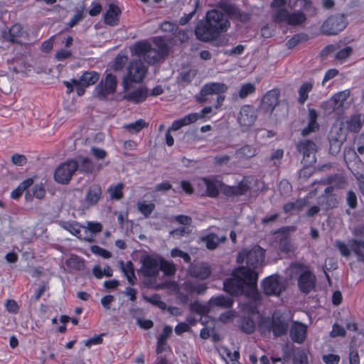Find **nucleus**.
Returning a JSON list of instances; mask_svg holds the SVG:
<instances>
[{"instance_id":"1","label":"nucleus","mask_w":364,"mask_h":364,"mask_svg":"<svg viewBox=\"0 0 364 364\" xmlns=\"http://www.w3.org/2000/svg\"><path fill=\"white\" fill-rule=\"evenodd\" d=\"M257 278L258 275L255 271L241 267L237 269L233 277L224 281L223 288L231 295H241L245 293V287H247L248 289L246 295L257 303L262 299L261 294L257 289Z\"/></svg>"},{"instance_id":"2","label":"nucleus","mask_w":364,"mask_h":364,"mask_svg":"<svg viewBox=\"0 0 364 364\" xmlns=\"http://www.w3.org/2000/svg\"><path fill=\"white\" fill-rule=\"evenodd\" d=\"M154 44V48L147 41H139L134 44L132 51L134 55L142 57L147 63L154 65L164 59L169 53L168 44L163 38L155 37Z\"/></svg>"},{"instance_id":"3","label":"nucleus","mask_w":364,"mask_h":364,"mask_svg":"<svg viewBox=\"0 0 364 364\" xmlns=\"http://www.w3.org/2000/svg\"><path fill=\"white\" fill-rule=\"evenodd\" d=\"M287 0H272L270 4L272 9H275L272 14V20L278 24H287L291 26H299L306 21V16L301 11L289 12L285 5Z\"/></svg>"},{"instance_id":"4","label":"nucleus","mask_w":364,"mask_h":364,"mask_svg":"<svg viewBox=\"0 0 364 364\" xmlns=\"http://www.w3.org/2000/svg\"><path fill=\"white\" fill-rule=\"evenodd\" d=\"M291 318L280 310H275L270 320L262 322L260 327L272 331L274 337H281L288 332Z\"/></svg>"},{"instance_id":"5","label":"nucleus","mask_w":364,"mask_h":364,"mask_svg":"<svg viewBox=\"0 0 364 364\" xmlns=\"http://www.w3.org/2000/svg\"><path fill=\"white\" fill-rule=\"evenodd\" d=\"M228 90V86L223 82L205 83L201 88L199 94L196 97L197 102L203 104L210 101V95H217L215 107L219 108L225 100L224 93Z\"/></svg>"},{"instance_id":"6","label":"nucleus","mask_w":364,"mask_h":364,"mask_svg":"<svg viewBox=\"0 0 364 364\" xmlns=\"http://www.w3.org/2000/svg\"><path fill=\"white\" fill-rule=\"evenodd\" d=\"M264 250L259 245H255L252 249H243L237 255L238 263H246V269L255 271L263 262Z\"/></svg>"},{"instance_id":"7","label":"nucleus","mask_w":364,"mask_h":364,"mask_svg":"<svg viewBox=\"0 0 364 364\" xmlns=\"http://www.w3.org/2000/svg\"><path fill=\"white\" fill-rule=\"evenodd\" d=\"M147 73V68L141 60L132 61L127 68V74L124 77L122 85L127 90L133 82L139 83L143 80Z\"/></svg>"},{"instance_id":"8","label":"nucleus","mask_w":364,"mask_h":364,"mask_svg":"<svg viewBox=\"0 0 364 364\" xmlns=\"http://www.w3.org/2000/svg\"><path fill=\"white\" fill-rule=\"evenodd\" d=\"M348 25L344 14H336L330 16L321 25V31L326 36H335L342 31Z\"/></svg>"},{"instance_id":"9","label":"nucleus","mask_w":364,"mask_h":364,"mask_svg":"<svg viewBox=\"0 0 364 364\" xmlns=\"http://www.w3.org/2000/svg\"><path fill=\"white\" fill-rule=\"evenodd\" d=\"M296 149L303 156L301 162L304 166H313L316 162L318 146L314 141L309 139L299 140L296 144Z\"/></svg>"},{"instance_id":"10","label":"nucleus","mask_w":364,"mask_h":364,"mask_svg":"<svg viewBox=\"0 0 364 364\" xmlns=\"http://www.w3.org/2000/svg\"><path fill=\"white\" fill-rule=\"evenodd\" d=\"M295 267L301 272L298 277V287L304 294H309L316 287V277L306 267L296 264Z\"/></svg>"},{"instance_id":"11","label":"nucleus","mask_w":364,"mask_h":364,"mask_svg":"<svg viewBox=\"0 0 364 364\" xmlns=\"http://www.w3.org/2000/svg\"><path fill=\"white\" fill-rule=\"evenodd\" d=\"M117 82L116 77L109 73L104 80H102L95 89V96L100 100H105L108 95H113L116 91Z\"/></svg>"},{"instance_id":"12","label":"nucleus","mask_w":364,"mask_h":364,"mask_svg":"<svg viewBox=\"0 0 364 364\" xmlns=\"http://www.w3.org/2000/svg\"><path fill=\"white\" fill-rule=\"evenodd\" d=\"M205 20L213 28L220 34L225 32L230 26L227 14L217 9H213L207 12Z\"/></svg>"},{"instance_id":"13","label":"nucleus","mask_w":364,"mask_h":364,"mask_svg":"<svg viewBox=\"0 0 364 364\" xmlns=\"http://www.w3.org/2000/svg\"><path fill=\"white\" fill-rule=\"evenodd\" d=\"M76 172V166L72 159L60 164L55 170L54 179L60 184H68L73 174Z\"/></svg>"},{"instance_id":"14","label":"nucleus","mask_w":364,"mask_h":364,"mask_svg":"<svg viewBox=\"0 0 364 364\" xmlns=\"http://www.w3.org/2000/svg\"><path fill=\"white\" fill-rule=\"evenodd\" d=\"M264 293L268 296H279L285 290V286L282 278L277 275L267 277L262 282Z\"/></svg>"},{"instance_id":"15","label":"nucleus","mask_w":364,"mask_h":364,"mask_svg":"<svg viewBox=\"0 0 364 364\" xmlns=\"http://www.w3.org/2000/svg\"><path fill=\"white\" fill-rule=\"evenodd\" d=\"M194 32L197 39L203 42L211 41L220 35L217 29L211 27L206 20L200 21L197 23Z\"/></svg>"},{"instance_id":"16","label":"nucleus","mask_w":364,"mask_h":364,"mask_svg":"<svg viewBox=\"0 0 364 364\" xmlns=\"http://www.w3.org/2000/svg\"><path fill=\"white\" fill-rule=\"evenodd\" d=\"M218 6L230 18H235L242 23H246L251 18L250 14L242 12L238 7L227 0H220Z\"/></svg>"},{"instance_id":"17","label":"nucleus","mask_w":364,"mask_h":364,"mask_svg":"<svg viewBox=\"0 0 364 364\" xmlns=\"http://www.w3.org/2000/svg\"><path fill=\"white\" fill-rule=\"evenodd\" d=\"M279 98V91H268L262 100L260 104L261 110H262L266 114H273L277 110V107L280 106Z\"/></svg>"},{"instance_id":"18","label":"nucleus","mask_w":364,"mask_h":364,"mask_svg":"<svg viewBox=\"0 0 364 364\" xmlns=\"http://www.w3.org/2000/svg\"><path fill=\"white\" fill-rule=\"evenodd\" d=\"M198 186L205 188V193L203 195L216 198L220 191L222 192V186H224V183L215 178H201L198 181Z\"/></svg>"},{"instance_id":"19","label":"nucleus","mask_w":364,"mask_h":364,"mask_svg":"<svg viewBox=\"0 0 364 364\" xmlns=\"http://www.w3.org/2000/svg\"><path fill=\"white\" fill-rule=\"evenodd\" d=\"M141 272L144 277H155L159 275L160 261L158 259L151 255H147L141 259Z\"/></svg>"},{"instance_id":"20","label":"nucleus","mask_w":364,"mask_h":364,"mask_svg":"<svg viewBox=\"0 0 364 364\" xmlns=\"http://www.w3.org/2000/svg\"><path fill=\"white\" fill-rule=\"evenodd\" d=\"M250 188V183L247 180H242L236 186H228L224 183V186H222V193L228 197L240 196L245 195Z\"/></svg>"},{"instance_id":"21","label":"nucleus","mask_w":364,"mask_h":364,"mask_svg":"<svg viewBox=\"0 0 364 364\" xmlns=\"http://www.w3.org/2000/svg\"><path fill=\"white\" fill-rule=\"evenodd\" d=\"M257 119L256 109L251 105L242 107L237 117L240 126L249 127L252 126Z\"/></svg>"},{"instance_id":"22","label":"nucleus","mask_w":364,"mask_h":364,"mask_svg":"<svg viewBox=\"0 0 364 364\" xmlns=\"http://www.w3.org/2000/svg\"><path fill=\"white\" fill-rule=\"evenodd\" d=\"M102 190L100 184L92 183L86 191L84 203L87 208L96 205L102 198Z\"/></svg>"},{"instance_id":"23","label":"nucleus","mask_w":364,"mask_h":364,"mask_svg":"<svg viewBox=\"0 0 364 364\" xmlns=\"http://www.w3.org/2000/svg\"><path fill=\"white\" fill-rule=\"evenodd\" d=\"M189 274L192 277L199 279H206L211 274L210 267L204 262H195L189 267Z\"/></svg>"},{"instance_id":"24","label":"nucleus","mask_w":364,"mask_h":364,"mask_svg":"<svg viewBox=\"0 0 364 364\" xmlns=\"http://www.w3.org/2000/svg\"><path fill=\"white\" fill-rule=\"evenodd\" d=\"M289 329L291 339L297 343H302L306 339V326L299 322H294Z\"/></svg>"},{"instance_id":"25","label":"nucleus","mask_w":364,"mask_h":364,"mask_svg":"<svg viewBox=\"0 0 364 364\" xmlns=\"http://www.w3.org/2000/svg\"><path fill=\"white\" fill-rule=\"evenodd\" d=\"M76 166V171L84 174H91L95 170V165L92 161L88 157L78 156L72 159Z\"/></svg>"},{"instance_id":"26","label":"nucleus","mask_w":364,"mask_h":364,"mask_svg":"<svg viewBox=\"0 0 364 364\" xmlns=\"http://www.w3.org/2000/svg\"><path fill=\"white\" fill-rule=\"evenodd\" d=\"M121 10L119 6L113 3L109 4V8L104 15V22L110 26H117L119 23V16Z\"/></svg>"},{"instance_id":"27","label":"nucleus","mask_w":364,"mask_h":364,"mask_svg":"<svg viewBox=\"0 0 364 364\" xmlns=\"http://www.w3.org/2000/svg\"><path fill=\"white\" fill-rule=\"evenodd\" d=\"M363 123L364 115L360 113L352 114L346 122L347 129L353 133H358L361 129Z\"/></svg>"},{"instance_id":"28","label":"nucleus","mask_w":364,"mask_h":364,"mask_svg":"<svg viewBox=\"0 0 364 364\" xmlns=\"http://www.w3.org/2000/svg\"><path fill=\"white\" fill-rule=\"evenodd\" d=\"M148 95V89L146 87H141L124 95L123 99L138 104L144 102L147 98Z\"/></svg>"},{"instance_id":"29","label":"nucleus","mask_w":364,"mask_h":364,"mask_svg":"<svg viewBox=\"0 0 364 364\" xmlns=\"http://www.w3.org/2000/svg\"><path fill=\"white\" fill-rule=\"evenodd\" d=\"M348 96L349 93L347 91L338 92L326 102V105L331 111H336L343 106V103Z\"/></svg>"},{"instance_id":"30","label":"nucleus","mask_w":364,"mask_h":364,"mask_svg":"<svg viewBox=\"0 0 364 364\" xmlns=\"http://www.w3.org/2000/svg\"><path fill=\"white\" fill-rule=\"evenodd\" d=\"M197 75V70L193 68H183L179 75L177 77V82L183 87L190 84Z\"/></svg>"},{"instance_id":"31","label":"nucleus","mask_w":364,"mask_h":364,"mask_svg":"<svg viewBox=\"0 0 364 364\" xmlns=\"http://www.w3.org/2000/svg\"><path fill=\"white\" fill-rule=\"evenodd\" d=\"M233 299L227 296L219 295L210 298L208 301V305L212 306H217L221 309H229L233 305Z\"/></svg>"},{"instance_id":"32","label":"nucleus","mask_w":364,"mask_h":364,"mask_svg":"<svg viewBox=\"0 0 364 364\" xmlns=\"http://www.w3.org/2000/svg\"><path fill=\"white\" fill-rule=\"evenodd\" d=\"M201 240L205 243V246L208 250H215L218 244L226 241V236H222L219 237L215 233H210L205 236L201 237Z\"/></svg>"},{"instance_id":"33","label":"nucleus","mask_w":364,"mask_h":364,"mask_svg":"<svg viewBox=\"0 0 364 364\" xmlns=\"http://www.w3.org/2000/svg\"><path fill=\"white\" fill-rule=\"evenodd\" d=\"M197 120L198 115H196L195 113H191L180 119L174 121L168 129L169 131H177L182 127L192 124Z\"/></svg>"},{"instance_id":"34","label":"nucleus","mask_w":364,"mask_h":364,"mask_svg":"<svg viewBox=\"0 0 364 364\" xmlns=\"http://www.w3.org/2000/svg\"><path fill=\"white\" fill-rule=\"evenodd\" d=\"M22 34V28L19 24H14L8 31H4L2 35L3 38L14 43H19L17 38L20 37Z\"/></svg>"},{"instance_id":"35","label":"nucleus","mask_w":364,"mask_h":364,"mask_svg":"<svg viewBox=\"0 0 364 364\" xmlns=\"http://www.w3.org/2000/svg\"><path fill=\"white\" fill-rule=\"evenodd\" d=\"M328 180V183H331L333 186L326 187L324 190L323 195L332 194L331 192L334 190V186L338 188H343L346 183L345 178L342 176L337 174L330 176Z\"/></svg>"},{"instance_id":"36","label":"nucleus","mask_w":364,"mask_h":364,"mask_svg":"<svg viewBox=\"0 0 364 364\" xmlns=\"http://www.w3.org/2000/svg\"><path fill=\"white\" fill-rule=\"evenodd\" d=\"M319 204L326 210L333 209L338 206L339 198L336 194L322 195L319 197Z\"/></svg>"},{"instance_id":"37","label":"nucleus","mask_w":364,"mask_h":364,"mask_svg":"<svg viewBox=\"0 0 364 364\" xmlns=\"http://www.w3.org/2000/svg\"><path fill=\"white\" fill-rule=\"evenodd\" d=\"M120 265L121 270L124 274L128 282L131 285H134L136 283V277L132 262L129 261L124 264L123 261H120Z\"/></svg>"},{"instance_id":"38","label":"nucleus","mask_w":364,"mask_h":364,"mask_svg":"<svg viewBox=\"0 0 364 364\" xmlns=\"http://www.w3.org/2000/svg\"><path fill=\"white\" fill-rule=\"evenodd\" d=\"M240 330L247 334L252 333L255 330V323L253 319L249 316H241L239 320Z\"/></svg>"},{"instance_id":"39","label":"nucleus","mask_w":364,"mask_h":364,"mask_svg":"<svg viewBox=\"0 0 364 364\" xmlns=\"http://www.w3.org/2000/svg\"><path fill=\"white\" fill-rule=\"evenodd\" d=\"M314 87L313 82H304L299 89V97L298 102L300 105H304L309 98V93L311 92Z\"/></svg>"},{"instance_id":"40","label":"nucleus","mask_w":364,"mask_h":364,"mask_svg":"<svg viewBox=\"0 0 364 364\" xmlns=\"http://www.w3.org/2000/svg\"><path fill=\"white\" fill-rule=\"evenodd\" d=\"M100 78V75L96 71H87L83 73L78 80V82L83 84L84 86L89 87L96 83Z\"/></svg>"},{"instance_id":"41","label":"nucleus","mask_w":364,"mask_h":364,"mask_svg":"<svg viewBox=\"0 0 364 364\" xmlns=\"http://www.w3.org/2000/svg\"><path fill=\"white\" fill-rule=\"evenodd\" d=\"M33 183V180L31 178L24 180L16 188L11 191V197L13 199H18L22 196L23 193L31 186Z\"/></svg>"},{"instance_id":"42","label":"nucleus","mask_w":364,"mask_h":364,"mask_svg":"<svg viewBox=\"0 0 364 364\" xmlns=\"http://www.w3.org/2000/svg\"><path fill=\"white\" fill-rule=\"evenodd\" d=\"M307 205V200L304 198H299L295 202H290L286 203L283 210L286 213H290L293 210H301Z\"/></svg>"},{"instance_id":"43","label":"nucleus","mask_w":364,"mask_h":364,"mask_svg":"<svg viewBox=\"0 0 364 364\" xmlns=\"http://www.w3.org/2000/svg\"><path fill=\"white\" fill-rule=\"evenodd\" d=\"M65 264L71 269L82 270L85 268V260L77 255H72L65 261Z\"/></svg>"},{"instance_id":"44","label":"nucleus","mask_w":364,"mask_h":364,"mask_svg":"<svg viewBox=\"0 0 364 364\" xmlns=\"http://www.w3.org/2000/svg\"><path fill=\"white\" fill-rule=\"evenodd\" d=\"M124 188V184L122 183H119L116 185H112L107 189V192L109 193L110 198L112 200H119L122 199L124 196L122 190Z\"/></svg>"},{"instance_id":"45","label":"nucleus","mask_w":364,"mask_h":364,"mask_svg":"<svg viewBox=\"0 0 364 364\" xmlns=\"http://www.w3.org/2000/svg\"><path fill=\"white\" fill-rule=\"evenodd\" d=\"M343 144V139L331 135L329 138V152L332 155H336L341 151Z\"/></svg>"},{"instance_id":"46","label":"nucleus","mask_w":364,"mask_h":364,"mask_svg":"<svg viewBox=\"0 0 364 364\" xmlns=\"http://www.w3.org/2000/svg\"><path fill=\"white\" fill-rule=\"evenodd\" d=\"M279 250L287 254L294 252V247L289 236L284 235L280 238L279 241Z\"/></svg>"},{"instance_id":"47","label":"nucleus","mask_w":364,"mask_h":364,"mask_svg":"<svg viewBox=\"0 0 364 364\" xmlns=\"http://www.w3.org/2000/svg\"><path fill=\"white\" fill-rule=\"evenodd\" d=\"M346 202L349 208V209L346 210V213L348 215H350V209L354 210L358 207V198L355 193L353 191L349 190L347 191L346 196Z\"/></svg>"},{"instance_id":"48","label":"nucleus","mask_w":364,"mask_h":364,"mask_svg":"<svg viewBox=\"0 0 364 364\" xmlns=\"http://www.w3.org/2000/svg\"><path fill=\"white\" fill-rule=\"evenodd\" d=\"M207 289V285L204 283L190 282L186 284V290L190 293L203 294L205 292Z\"/></svg>"},{"instance_id":"49","label":"nucleus","mask_w":364,"mask_h":364,"mask_svg":"<svg viewBox=\"0 0 364 364\" xmlns=\"http://www.w3.org/2000/svg\"><path fill=\"white\" fill-rule=\"evenodd\" d=\"M136 205L138 210L145 218H149L155 209V204L153 203H146V201H138Z\"/></svg>"},{"instance_id":"50","label":"nucleus","mask_w":364,"mask_h":364,"mask_svg":"<svg viewBox=\"0 0 364 364\" xmlns=\"http://www.w3.org/2000/svg\"><path fill=\"white\" fill-rule=\"evenodd\" d=\"M148 126V123H146L144 119H139L134 122L125 124L124 129L132 134L138 133L143 128L146 127Z\"/></svg>"},{"instance_id":"51","label":"nucleus","mask_w":364,"mask_h":364,"mask_svg":"<svg viewBox=\"0 0 364 364\" xmlns=\"http://www.w3.org/2000/svg\"><path fill=\"white\" fill-rule=\"evenodd\" d=\"M143 299L146 301L157 306L162 310H165L166 309V304L161 300V296L158 294H154L150 296L144 295Z\"/></svg>"},{"instance_id":"52","label":"nucleus","mask_w":364,"mask_h":364,"mask_svg":"<svg viewBox=\"0 0 364 364\" xmlns=\"http://www.w3.org/2000/svg\"><path fill=\"white\" fill-rule=\"evenodd\" d=\"M62 227L78 238H80V229L85 228L84 225H80L78 223L76 222L64 223Z\"/></svg>"},{"instance_id":"53","label":"nucleus","mask_w":364,"mask_h":364,"mask_svg":"<svg viewBox=\"0 0 364 364\" xmlns=\"http://www.w3.org/2000/svg\"><path fill=\"white\" fill-rule=\"evenodd\" d=\"M309 37L305 33H298L291 37L287 42L288 48H293L301 42L308 41Z\"/></svg>"},{"instance_id":"54","label":"nucleus","mask_w":364,"mask_h":364,"mask_svg":"<svg viewBox=\"0 0 364 364\" xmlns=\"http://www.w3.org/2000/svg\"><path fill=\"white\" fill-rule=\"evenodd\" d=\"M210 306L201 304L198 301L193 302L191 306V310L200 315H205L210 311Z\"/></svg>"},{"instance_id":"55","label":"nucleus","mask_w":364,"mask_h":364,"mask_svg":"<svg viewBox=\"0 0 364 364\" xmlns=\"http://www.w3.org/2000/svg\"><path fill=\"white\" fill-rule=\"evenodd\" d=\"M255 86L250 82L245 83L242 85L241 88L239 90L238 95L240 98L244 99L247 97L249 95L255 92Z\"/></svg>"},{"instance_id":"56","label":"nucleus","mask_w":364,"mask_h":364,"mask_svg":"<svg viewBox=\"0 0 364 364\" xmlns=\"http://www.w3.org/2000/svg\"><path fill=\"white\" fill-rule=\"evenodd\" d=\"M300 3V7L302 10H300L304 14V12L310 13L314 15L316 13V9L313 5L311 0H296Z\"/></svg>"},{"instance_id":"57","label":"nucleus","mask_w":364,"mask_h":364,"mask_svg":"<svg viewBox=\"0 0 364 364\" xmlns=\"http://www.w3.org/2000/svg\"><path fill=\"white\" fill-rule=\"evenodd\" d=\"M294 364H308V357L304 350L299 349L293 357Z\"/></svg>"},{"instance_id":"58","label":"nucleus","mask_w":364,"mask_h":364,"mask_svg":"<svg viewBox=\"0 0 364 364\" xmlns=\"http://www.w3.org/2000/svg\"><path fill=\"white\" fill-rule=\"evenodd\" d=\"M160 270L164 272L167 275H173L176 272V267L173 263L161 259L160 261Z\"/></svg>"},{"instance_id":"59","label":"nucleus","mask_w":364,"mask_h":364,"mask_svg":"<svg viewBox=\"0 0 364 364\" xmlns=\"http://www.w3.org/2000/svg\"><path fill=\"white\" fill-rule=\"evenodd\" d=\"M237 154L247 157L251 158L256 154V149L251 145H245L237 151Z\"/></svg>"},{"instance_id":"60","label":"nucleus","mask_w":364,"mask_h":364,"mask_svg":"<svg viewBox=\"0 0 364 364\" xmlns=\"http://www.w3.org/2000/svg\"><path fill=\"white\" fill-rule=\"evenodd\" d=\"M90 250L93 254L99 255L105 259H109L112 257V253L109 251L97 245L91 246Z\"/></svg>"},{"instance_id":"61","label":"nucleus","mask_w":364,"mask_h":364,"mask_svg":"<svg viewBox=\"0 0 364 364\" xmlns=\"http://www.w3.org/2000/svg\"><path fill=\"white\" fill-rule=\"evenodd\" d=\"M171 255L172 257H181L186 263H191V257L189 254L182 251L179 248L173 249L171 252Z\"/></svg>"},{"instance_id":"62","label":"nucleus","mask_w":364,"mask_h":364,"mask_svg":"<svg viewBox=\"0 0 364 364\" xmlns=\"http://www.w3.org/2000/svg\"><path fill=\"white\" fill-rule=\"evenodd\" d=\"M353 53V48L350 46H346V48L338 50L336 55L335 59L339 60H343L347 59Z\"/></svg>"},{"instance_id":"63","label":"nucleus","mask_w":364,"mask_h":364,"mask_svg":"<svg viewBox=\"0 0 364 364\" xmlns=\"http://www.w3.org/2000/svg\"><path fill=\"white\" fill-rule=\"evenodd\" d=\"M335 246L339 250L342 256L348 257L350 255V250L344 242L336 240Z\"/></svg>"},{"instance_id":"64","label":"nucleus","mask_w":364,"mask_h":364,"mask_svg":"<svg viewBox=\"0 0 364 364\" xmlns=\"http://www.w3.org/2000/svg\"><path fill=\"white\" fill-rule=\"evenodd\" d=\"M33 196L38 199H42L45 197L46 190L42 183L35 184L32 188Z\"/></svg>"}]
</instances>
